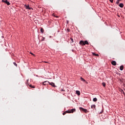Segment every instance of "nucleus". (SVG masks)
Wrapping results in <instances>:
<instances>
[{
    "label": "nucleus",
    "instance_id": "b1692460",
    "mask_svg": "<svg viewBox=\"0 0 125 125\" xmlns=\"http://www.w3.org/2000/svg\"><path fill=\"white\" fill-rule=\"evenodd\" d=\"M121 92L122 93H123V94H125V92L124 91V90H122Z\"/></svg>",
    "mask_w": 125,
    "mask_h": 125
},
{
    "label": "nucleus",
    "instance_id": "20e7f679",
    "mask_svg": "<svg viewBox=\"0 0 125 125\" xmlns=\"http://www.w3.org/2000/svg\"><path fill=\"white\" fill-rule=\"evenodd\" d=\"M2 2L6 3L7 5H10V3L7 0H2Z\"/></svg>",
    "mask_w": 125,
    "mask_h": 125
},
{
    "label": "nucleus",
    "instance_id": "f03ea898",
    "mask_svg": "<svg viewBox=\"0 0 125 125\" xmlns=\"http://www.w3.org/2000/svg\"><path fill=\"white\" fill-rule=\"evenodd\" d=\"M66 112L68 114H73V113H74V112H76V109L72 108V109H71L70 110H67Z\"/></svg>",
    "mask_w": 125,
    "mask_h": 125
},
{
    "label": "nucleus",
    "instance_id": "f3484780",
    "mask_svg": "<svg viewBox=\"0 0 125 125\" xmlns=\"http://www.w3.org/2000/svg\"><path fill=\"white\" fill-rule=\"evenodd\" d=\"M93 55H94V56H99V55L95 54L94 53H93Z\"/></svg>",
    "mask_w": 125,
    "mask_h": 125
},
{
    "label": "nucleus",
    "instance_id": "2eb2a0df",
    "mask_svg": "<svg viewBox=\"0 0 125 125\" xmlns=\"http://www.w3.org/2000/svg\"><path fill=\"white\" fill-rule=\"evenodd\" d=\"M102 85H103V86H104V87H105V86H106V83H104V82H103V83H102Z\"/></svg>",
    "mask_w": 125,
    "mask_h": 125
},
{
    "label": "nucleus",
    "instance_id": "dca6fc26",
    "mask_svg": "<svg viewBox=\"0 0 125 125\" xmlns=\"http://www.w3.org/2000/svg\"><path fill=\"white\" fill-rule=\"evenodd\" d=\"M70 40L71 41V43H73V42H74V39H73V38H71Z\"/></svg>",
    "mask_w": 125,
    "mask_h": 125
},
{
    "label": "nucleus",
    "instance_id": "9d476101",
    "mask_svg": "<svg viewBox=\"0 0 125 125\" xmlns=\"http://www.w3.org/2000/svg\"><path fill=\"white\" fill-rule=\"evenodd\" d=\"M95 107H96V106L95 105V104H93L91 106V109H94L95 108Z\"/></svg>",
    "mask_w": 125,
    "mask_h": 125
},
{
    "label": "nucleus",
    "instance_id": "bb28decb",
    "mask_svg": "<svg viewBox=\"0 0 125 125\" xmlns=\"http://www.w3.org/2000/svg\"><path fill=\"white\" fill-rule=\"evenodd\" d=\"M31 53V54H32V55H34V54L33 53Z\"/></svg>",
    "mask_w": 125,
    "mask_h": 125
},
{
    "label": "nucleus",
    "instance_id": "aec40b11",
    "mask_svg": "<svg viewBox=\"0 0 125 125\" xmlns=\"http://www.w3.org/2000/svg\"><path fill=\"white\" fill-rule=\"evenodd\" d=\"M67 113H68V112H67V111H66L62 113V115H63V116H64V115H66V114H67Z\"/></svg>",
    "mask_w": 125,
    "mask_h": 125
},
{
    "label": "nucleus",
    "instance_id": "9b49d317",
    "mask_svg": "<svg viewBox=\"0 0 125 125\" xmlns=\"http://www.w3.org/2000/svg\"><path fill=\"white\" fill-rule=\"evenodd\" d=\"M120 69L121 71H123V70H124V65L120 66Z\"/></svg>",
    "mask_w": 125,
    "mask_h": 125
},
{
    "label": "nucleus",
    "instance_id": "393cba45",
    "mask_svg": "<svg viewBox=\"0 0 125 125\" xmlns=\"http://www.w3.org/2000/svg\"><path fill=\"white\" fill-rule=\"evenodd\" d=\"M44 40H45V38H43V39H42V41H44Z\"/></svg>",
    "mask_w": 125,
    "mask_h": 125
},
{
    "label": "nucleus",
    "instance_id": "39448f33",
    "mask_svg": "<svg viewBox=\"0 0 125 125\" xmlns=\"http://www.w3.org/2000/svg\"><path fill=\"white\" fill-rule=\"evenodd\" d=\"M24 7H25L26 9H29V10H31V9H32V7H30L28 5H27L26 4L24 5Z\"/></svg>",
    "mask_w": 125,
    "mask_h": 125
},
{
    "label": "nucleus",
    "instance_id": "4be33fe9",
    "mask_svg": "<svg viewBox=\"0 0 125 125\" xmlns=\"http://www.w3.org/2000/svg\"><path fill=\"white\" fill-rule=\"evenodd\" d=\"M13 64H14V65H15V66L17 67V64L16 62H13Z\"/></svg>",
    "mask_w": 125,
    "mask_h": 125
},
{
    "label": "nucleus",
    "instance_id": "5701e85b",
    "mask_svg": "<svg viewBox=\"0 0 125 125\" xmlns=\"http://www.w3.org/2000/svg\"><path fill=\"white\" fill-rule=\"evenodd\" d=\"M109 1H110V2H112V3H113V2H114V0H109Z\"/></svg>",
    "mask_w": 125,
    "mask_h": 125
},
{
    "label": "nucleus",
    "instance_id": "6ab92c4d",
    "mask_svg": "<svg viewBox=\"0 0 125 125\" xmlns=\"http://www.w3.org/2000/svg\"><path fill=\"white\" fill-rule=\"evenodd\" d=\"M30 87H31V88H35V86H33L31 84L29 85Z\"/></svg>",
    "mask_w": 125,
    "mask_h": 125
},
{
    "label": "nucleus",
    "instance_id": "0eeeda50",
    "mask_svg": "<svg viewBox=\"0 0 125 125\" xmlns=\"http://www.w3.org/2000/svg\"><path fill=\"white\" fill-rule=\"evenodd\" d=\"M111 64L112 65H113V66H116V65H117V62L115 61H112L111 62Z\"/></svg>",
    "mask_w": 125,
    "mask_h": 125
},
{
    "label": "nucleus",
    "instance_id": "1a4fd4ad",
    "mask_svg": "<svg viewBox=\"0 0 125 125\" xmlns=\"http://www.w3.org/2000/svg\"><path fill=\"white\" fill-rule=\"evenodd\" d=\"M76 93L77 95H81V92H80V91H76Z\"/></svg>",
    "mask_w": 125,
    "mask_h": 125
},
{
    "label": "nucleus",
    "instance_id": "6e6552de",
    "mask_svg": "<svg viewBox=\"0 0 125 125\" xmlns=\"http://www.w3.org/2000/svg\"><path fill=\"white\" fill-rule=\"evenodd\" d=\"M119 6H120V7H121V8H123V7H124V3H121L119 4Z\"/></svg>",
    "mask_w": 125,
    "mask_h": 125
},
{
    "label": "nucleus",
    "instance_id": "4468645a",
    "mask_svg": "<svg viewBox=\"0 0 125 125\" xmlns=\"http://www.w3.org/2000/svg\"><path fill=\"white\" fill-rule=\"evenodd\" d=\"M122 0H117V1H116V4H119L120 3V1H121Z\"/></svg>",
    "mask_w": 125,
    "mask_h": 125
},
{
    "label": "nucleus",
    "instance_id": "a878e982",
    "mask_svg": "<svg viewBox=\"0 0 125 125\" xmlns=\"http://www.w3.org/2000/svg\"><path fill=\"white\" fill-rule=\"evenodd\" d=\"M67 32H70V30L67 29Z\"/></svg>",
    "mask_w": 125,
    "mask_h": 125
},
{
    "label": "nucleus",
    "instance_id": "412c9836",
    "mask_svg": "<svg viewBox=\"0 0 125 125\" xmlns=\"http://www.w3.org/2000/svg\"><path fill=\"white\" fill-rule=\"evenodd\" d=\"M43 85H45L46 84H47V83H45V82H44L43 83Z\"/></svg>",
    "mask_w": 125,
    "mask_h": 125
},
{
    "label": "nucleus",
    "instance_id": "f257e3e1",
    "mask_svg": "<svg viewBox=\"0 0 125 125\" xmlns=\"http://www.w3.org/2000/svg\"><path fill=\"white\" fill-rule=\"evenodd\" d=\"M79 44L83 46V45H85V44H89V43L88 42H87V41H81L79 42Z\"/></svg>",
    "mask_w": 125,
    "mask_h": 125
},
{
    "label": "nucleus",
    "instance_id": "a211bd4d",
    "mask_svg": "<svg viewBox=\"0 0 125 125\" xmlns=\"http://www.w3.org/2000/svg\"><path fill=\"white\" fill-rule=\"evenodd\" d=\"M81 80L82 82H85V80H84L83 78L82 77L81 78Z\"/></svg>",
    "mask_w": 125,
    "mask_h": 125
},
{
    "label": "nucleus",
    "instance_id": "423d86ee",
    "mask_svg": "<svg viewBox=\"0 0 125 125\" xmlns=\"http://www.w3.org/2000/svg\"><path fill=\"white\" fill-rule=\"evenodd\" d=\"M80 110L82 111L83 112H84L85 113H86L87 112V109H84L83 107H80Z\"/></svg>",
    "mask_w": 125,
    "mask_h": 125
},
{
    "label": "nucleus",
    "instance_id": "7ed1b4c3",
    "mask_svg": "<svg viewBox=\"0 0 125 125\" xmlns=\"http://www.w3.org/2000/svg\"><path fill=\"white\" fill-rule=\"evenodd\" d=\"M45 83H46L47 84L49 83V84H50V85H51L52 86H53V87L55 86V84L54 83H52H52H50L48 81H45Z\"/></svg>",
    "mask_w": 125,
    "mask_h": 125
},
{
    "label": "nucleus",
    "instance_id": "f8f14e48",
    "mask_svg": "<svg viewBox=\"0 0 125 125\" xmlns=\"http://www.w3.org/2000/svg\"><path fill=\"white\" fill-rule=\"evenodd\" d=\"M41 33H43V32H44L43 28H41Z\"/></svg>",
    "mask_w": 125,
    "mask_h": 125
},
{
    "label": "nucleus",
    "instance_id": "ddd939ff",
    "mask_svg": "<svg viewBox=\"0 0 125 125\" xmlns=\"http://www.w3.org/2000/svg\"><path fill=\"white\" fill-rule=\"evenodd\" d=\"M93 101L94 102H96V101H97V98H94L93 99Z\"/></svg>",
    "mask_w": 125,
    "mask_h": 125
}]
</instances>
